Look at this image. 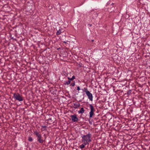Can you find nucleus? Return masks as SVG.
Returning <instances> with one entry per match:
<instances>
[{
    "instance_id": "nucleus-17",
    "label": "nucleus",
    "mask_w": 150,
    "mask_h": 150,
    "mask_svg": "<svg viewBox=\"0 0 150 150\" xmlns=\"http://www.w3.org/2000/svg\"><path fill=\"white\" fill-rule=\"evenodd\" d=\"M75 85V82H74L73 83H72L70 85L72 86H74Z\"/></svg>"
},
{
    "instance_id": "nucleus-9",
    "label": "nucleus",
    "mask_w": 150,
    "mask_h": 150,
    "mask_svg": "<svg viewBox=\"0 0 150 150\" xmlns=\"http://www.w3.org/2000/svg\"><path fill=\"white\" fill-rule=\"evenodd\" d=\"M47 127L46 126H41V132H42L43 131H47Z\"/></svg>"
},
{
    "instance_id": "nucleus-2",
    "label": "nucleus",
    "mask_w": 150,
    "mask_h": 150,
    "mask_svg": "<svg viewBox=\"0 0 150 150\" xmlns=\"http://www.w3.org/2000/svg\"><path fill=\"white\" fill-rule=\"evenodd\" d=\"M89 108L90 109V111L89 113V118H92L94 115V112L95 111V110L92 104H90Z\"/></svg>"
},
{
    "instance_id": "nucleus-15",
    "label": "nucleus",
    "mask_w": 150,
    "mask_h": 150,
    "mask_svg": "<svg viewBox=\"0 0 150 150\" xmlns=\"http://www.w3.org/2000/svg\"><path fill=\"white\" fill-rule=\"evenodd\" d=\"M85 146V145H84V144H82L81 145H80V146H79V147L81 149H83V148H84V147Z\"/></svg>"
},
{
    "instance_id": "nucleus-16",
    "label": "nucleus",
    "mask_w": 150,
    "mask_h": 150,
    "mask_svg": "<svg viewBox=\"0 0 150 150\" xmlns=\"http://www.w3.org/2000/svg\"><path fill=\"white\" fill-rule=\"evenodd\" d=\"M47 120L49 121H50V124H52V123H53L54 122L52 121V119L51 118H49Z\"/></svg>"
},
{
    "instance_id": "nucleus-10",
    "label": "nucleus",
    "mask_w": 150,
    "mask_h": 150,
    "mask_svg": "<svg viewBox=\"0 0 150 150\" xmlns=\"http://www.w3.org/2000/svg\"><path fill=\"white\" fill-rule=\"evenodd\" d=\"M85 110L82 107L81 108L80 110L78 111V112L79 114H82L84 112Z\"/></svg>"
},
{
    "instance_id": "nucleus-14",
    "label": "nucleus",
    "mask_w": 150,
    "mask_h": 150,
    "mask_svg": "<svg viewBox=\"0 0 150 150\" xmlns=\"http://www.w3.org/2000/svg\"><path fill=\"white\" fill-rule=\"evenodd\" d=\"M71 82V81L70 80H69L68 81H65L64 84L65 85H68Z\"/></svg>"
},
{
    "instance_id": "nucleus-1",
    "label": "nucleus",
    "mask_w": 150,
    "mask_h": 150,
    "mask_svg": "<svg viewBox=\"0 0 150 150\" xmlns=\"http://www.w3.org/2000/svg\"><path fill=\"white\" fill-rule=\"evenodd\" d=\"M13 97L16 100H17L19 101H22L23 100V98L22 96L21 95L18 93H13Z\"/></svg>"
},
{
    "instance_id": "nucleus-4",
    "label": "nucleus",
    "mask_w": 150,
    "mask_h": 150,
    "mask_svg": "<svg viewBox=\"0 0 150 150\" xmlns=\"http://www.w3.org/2000/svg\"><path fill=\"white\" fill-rule=\"evenodd\" d=\"M91 134L89 133L87 135H84L82 137V138L84 141H91L90 138Z\"/></svg>"
},
{
    "instance_id": "nucleus-22",
    "label": "nucleus",
    "mask_w": 150,
    "mask_h": 150,
    "mask_svg": "<svg viewBox=\"0 0 150 150\" xmlns=\"http://www.w3.org/2000/svg\"><path fill=\"white\" fill-rule=\"evenodd\" d=\"M131 93V91H128L127 92V94H129Z\"/></svg>"
},
{
    "instance_id": "nucleus-19",
    "label": "nucleus",
    "mask_w": 150,
    "mask_h": 150,
    "mask_svg": "<svg viewBox=\"0 0 150 150\" xmlns=\"http://www.w3.org/2000/svg\"><path fill=\"white\" fill-rule=\"evenodd\" d=\"M43 136L44 137H45V139H46V138L47 137V135L45 134H44V135H43Z\"/></svg>"
},
{
    "instance_id": "nucleus-24",
    "label": "nucleus",
    "mask_w": 150,
    "mask_h": 150,
    "mask_svg": "<svg viewBox=\"0 0 150 150\" xmlns=\"http://www.w3.org/2000/svg\"><path fill=\"white\" fill-rule=\"evenodd\" d=\"M63 42L64 43H66L67 42L65 41H63Z\"/></svg>"
},
{
    "instance_id": "nucleus-26",
    "label": "nucleus",
    "mask_w": 150,
    "mask_h": 150,
    "mask_svg": "<svg viewBox=\"0 0 150 150\" xmlns=\"http://www.w3.org/2000/svg\"><path fill=\"white\" fill-rule=\"evenodd\" d=\"M66 143H67V141H66Z\"/></svg>"
},
{
    "instance_id": "nucleus-5",
    "label": "nucleus",
    "mask_w": 150,
    "mask_h": 150,
    "mask_svg": "<svg viewBox=\"0 0 150 150\" xmlns=\"http://www.w3.org/2000/svg\"><path fill=\"white\" fill-rule=\"evenodd\" d=\"M70 117L71 118L72 121L73 122H77L79 120L78 118L77 117L76 115H71Z\"/></svg>"
},
{
    "instance_id": "nucleus-12",
    "label": "nucleus",
    "mask_w": 150,
    "mask_h": 150,
    "mask_svg": "<svg viewBox=\"0 0 150 150\" xmlns=\"http://www.w3.org/2000/svg\"><path fill=\"white\" fill-rule=\"evenodd\" d=\"M68 79L69 80H70L71 81L74 80V79H75V76H73L71 78H70L69 77H68Z\"/></svg>"
},
{
    "instance_id": "nucleus-8",
    "label": "nucleus",
    "mask_w": 150,
    "mask_h": 150,
    "mask_svg": "<svg viewBox=\"0 0 150 150\" xmlns=\"http://www.w3.org/2000/svg\"><path fill=\"white\" fill-rule=\"evenodd\" d=\"M80 106V104L79 103H73L74 108L75 109H76Z\"/></svg>"
},
{
    "instance_id": "nucleus-25",
    "label": "nucleus",
    "mask_w": 150,
    "mask_h": 150,
    "mask_svg": "<svg viewBox=\"0 0 150 150\" xmlns=\"http://www.w3.org/2000/svg\"><path fill=\"white\" fill-rule=\"evenodd\" d=\"M94 41V40H92V41Z\"/></svg>"
},
{
    "instance_id": "nucleus-18",
    "label": "nucleus",
    "mask_w": 150,
    "mask_h": 150,
    "mask_svg": "<svg viewBox=\"0 0 150 150\" xmlns=\"http://www.w3.org/2000/svg\"><path fill=\"white\" fill-rule=\"evenodd\" d=\"M88 142L89 141H84L83 144H84L85 145H86L88 144Z\"/></svg>"
},
{
    "instance_id": "nucleus-13",
    "label": "nucleus",
    "mask_w": 150,
    "mask_h": 150,
    "mask_svg": "<svg viewBox=\"0 0 150 150\" xmlns=\"http://www.w3.org/2000/svg\"><path fill=\"white\" fill-rule=\"evenodd\" d=\"M62 31L61 29H59L57 31L56 33V34L57 35H59L61 34Z\"/></svg>"
},
{
    "instance_id": "nucleus-20",
    "label": "nucleus",
    "mask_w": 150,
    "mask_h": 150,
    "mask_svg": "<svg viewBox=\"0 0 150 150\" xmlns=\"http://www.w3.org/2000/svg\"><path fill=\"white\" fill-rule=\"evenodd\" d=\"M32 139L31 137H29L28 138V141H32Z\"/></svg>"
},
{
    "instance_id": "nucleus-7",
    "label": "nucleus",
    "mask_w": 150,
    "mask_h": 150,
    "mask_svg": "<svg viewBox=\"0 0 150 150\" xmlns=\"http://www.w3.org/2000/svg\"><path fill=\"white\" fill-rule=\"evenodd\" d=\"M126 146L128 148H134V147H137V146L135 145L133 142L129 144L128 143Z\"/></svg>"
},
{
    "instance_id": "nucleus-3",
    "label": "nucleus",
    "mask_w": 150,
    "mask_h": 150,
    "mask_svg": "<svg viewBox=\"0 0 150 150\" xmlns=\"http://www.w3.org/2000/svg\"><path fill=\"white\" fill-rule=\"evenodd\" d=\"M33 134L36 135L37 137L38 141H42L41 135L40 132H38L37 130H33Z\"/></svg>"
},
{
    "instance_id": "nucleus-23",
    "label": "nucleus",
    "mask_w": 150,
    "mask_h": 150,
    "mask_svg": "<svg viewBox=\"0 0 150 150\" xmlns=\"http://www.w3.org/2000/svg\"><path fill=\"white\" fill-rule=\"evenodd\" d=\"M39 143L41 144H42L43 143V141H39Z\"/></svg>"
},
{
    "instance_id": "nucleus-11",
    "label": "nucleus",
    "mask_w": 150,
    "mask_h": 150,
    "mask_svg": "<svg viewBox=\"0 0 150 150\" xmlns=\"http://www.w3.org/2000/svg\"><path fill=\"white\" fill-rule=\"evenodd\" d=\"M81 90H82V91L83 92H84L86 93H87L88 92V91H88V90L87 88H85V87L83 89H82Z\"/></svg>"
},
{
    "instance_id": "nucleus-21",
    "label": "nucleus",
    "mask_w": 150,
    "mask_h": 150,
    "mask_svg": "<svg viewBox=\"0 0 150 150\" xmlns=\"http://www.w3.org/2000/svg\"><path fill=\"white\" fill-rule=\"evenodd\" d=\"M80 90V87L79 86H78L77 87V90L78 91H79Z\"/></svg>"
},
{
    "instance_id": "nucleus-6",
    "label": "nucleus",
    "mask_w": 150,
    "mask_h": 150,
    "mask_svg": "<svg viewBox=\"0 0 150 150\" xmlns=\"http://www.w3.org/2000/svg\"><path fill=\"white\" fill-rule=\"evenodd\" d=\"M86 94L87 96H88V98L91 101L93 100V95L92 93H91L90 91H88L87 93H86Z\"/></svg>"
}]
</instances>
